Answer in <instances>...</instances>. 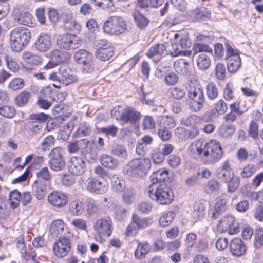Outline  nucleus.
Here are the masks:
<instances>
[{
	"label": "nucleus",
	"instance_id": "obj_1",
	"mask_svg": "<svg viewBox=\"0 0 263 263\" xmlns=\"http://www.w3.org/2000/svg\"><path fill=\"white\" fill-rule=\"evenodd\" d=\"M148 193L152 200L162 205L169 204L174 200L173 193L166 184H160L158 186L150 185Z\"/></svg>",
	"mask_w": 263,
	"mask_h": 263
},
{
	"label": "nucleus",
	"instance_id": "obj_2",
	"mask_svg": "<svg viewBox=\"0 0 263 263\" xmlns=\"http://www.w3.org/2000/svg\"><path fill=\"white\" fill-rule=\"evenodd\" d=\"M30 32L26 27H16L10 34V44L11 49L15 52H19L26 46L30 39Z\"/></svg>",
	"mask_w": 263,
	"mask_h": 263
},
{
	"label": "nucleus",
	"instance_id": "obj_3",
	"mask_svg": "<svg viewBox=\"0 0 263 263\" xmlns=\"http://www.w3.org/2000/svg\"><path fill=\"white\" fill-rule=\"evenodd\" d=\"M151 167V162L145 158L134 159L128 163L124 170L127 175L134 178H141L146 175Z\"/></svg>",
	"mask_w": 263,
	"mask_h": 263
},
{
	"label": "nucleus",
	"instance_id": "obj_4",
	"mask_svg": "<svg viewBox=\"0 0 263 263\" xmlns=\"http://www.w3.org/2000/svg\"><path fill=\"white\" fill-rule=\"evenodd\" d=\"M104 32L110 35H119L127 31V24L124 19L119 16H111L104 23Z\"/></svg>",
	"mask_w": 263,
	"mask_h": 263
},
{
	"label": "nucleus",
	"instance_id": "obj_5",
	"mask_svg": "<svg viewBox=\"0 0 263 263\" xmlns=\"http://www.w3.org/2000/svg\"><path fill=\"white\" fill-rule=\"evenodd\" d=\"M112 221L108 216L97 219L93 224V230L95 232V239L100 243L104 241L103 237L109 236L112 232Z\"/></svg>",
	"mask_w": 263,
	"mask_h": 263
},
{
	"label": "nucleus",
	"instance_id": "obj_6",
	"mask_svg": "<svg viewBox=\"0 0 263 263\" xmlns=\"http://www.w3.org/2000/svg\"><path fill=\"white\" fill-rule=\"evenodd\" d=\"M47 115L44 113L31 115V121L26 123V129L28 134L32 136L39 134L43 128V124L47 120Z\"/></svg>",
	"mask_w": 263,
	"mask_h": 263
},
{
	"label": "nucleus",
	"instance_id": "obj_7",
	"mask_svg": "<svg viewBox=\"0 0 263 263\" xmlns=\"http://www.w3.org/2000/svg\"><path fill=\"white\" fill-rule=\"evenodd\" d=\"M81 40L70 34L59 35L57 39V45L61 49L71 50L78 48L81 44Z\"/></svg>",
	"mask_w": 263,
	"mask_h": 263
},
{
	"label": "nucleus",
	"instance_id": "obj_8",
	"mask_svg": "<svg viewBox=\"0 0 263 263\" xmlns=\"http://www.w3.org/2000/svg\"><path fill=\"white\" fill-rule=\"evenodd\" d=\"M226 58L228 60L227 67L230 72H235L239 68L241 65V60L239 57V52L234 50L228 44L226 45Z\"/></svg>",
	"mask_w": 263,
	"mask_h": 263
},
{
	"label": "nucleus",
	"instance_id": "obj_9",
	"mask_svg": "<svg viewBox=\"0 0 263 263\" xmlns=\"http://www.w3.org/2000/svg\"><path fill=\"white\" fill-rule=\"evenodd\" d=\"M71 247L69 238L65 236L59 238L53 245V251L55 255L62 258L66 256L70 252Z\"/></svg>",
	"mask_w": 263,
	"mask_h": 263
},
{
	"label": "nucleus",
	"instance_id": "obj_10",
	"mask_svg": "<svg viewBox=\"0 0 263 263\" xmlns=\"http://www.w3.org/2000/svg\"><path fill=\"white\" fill-rule=\"evenodd\" d=\"M235 222V218L232 215H227L219 220L217 224V231L220 233H222L229 230V234L234 235L239 232V228L234 227L230 229L234 224Z\"/></svg>",
	"mask_w": 263,
	"mask_h": 263
},
{
	"label": "nucleus",
	"instance_id": "obj_11",
	"mask_svg": "<svg viewBox=\"0 0 263 263\" xmlns=\"http://www.w3.org/2000/svg\"><path fill=\"white\" fill-rule=\"evenodd\" d=\"M87 189L91 193L104 194L108 189V184L104 180L102 181L95 178H89L85 182Z\"/></svg>",
	"mask_w": 263,
	"mask_h": 263
},
{
	"label": "nucleus",
	"instance_id": "obj_12",
	"mask_svg": "<svg viewBox=\"0 0 263 263\" xmlns=\"http://www.w3.org/2000/svg\"><path fill=\"white\" fill-rule=\"evenodd\" d=\"M85 163L79 157H72L68 162V170L69 172L75 176L82 175L85 171Z\"/></svg>",
	"mask_w": 263,
	"mask_h": 263
},
{
	"label": "nucleus",
	"instance_id": "obj_13",
	"mask_svg": "<svg viewBox=\"0 0 263 263\" xmlns=\"http://www.w3.org/2000/svg\"><path fill=\"white\" fill-rule=\"evenodd\" d=\"M48 201L54 206L62 208L67 203L68 197L65 193L55 191L48 195Z\"/></svg>",
	"mask_w": 263,
	"mask_h": 263
},
{
	"label": "nucleus",
	"instance_id": "obj_14",
	"mask_svg": "<svg viewBox=\"0 0 263 263\" xmlns=\"http://www.w3.org/2000/svg\"><path fill=\"white\" fill-rule=\"evenodd\" d=\"M59 74L61 84L65 86L74 83L78 80V77L72 74L66 65H62L59 68Z\"/></svg>",
	"mask_w": 263,
	"mask_h": 263
},
{
	"label": "nucleus",
	"instance_id": "obj_15",
	"mask_svg": "<svg viewBox=\"0 0 263 263\" xmlns=\"http://www.w3.org/2000/svg\"><path fill=\"white\" fill-rule=\"evenodd\" d=\"M211 153V156L209 157V161L211 164L215 163L219 160L222 155L223 151L219 142L216 140H211L208 143V151L206 153Z\"/></svg>",
	"mask_w": 263,
	"mask_h": 263
},
{
	"label": "nucleus",
	"instance_id": "obj_16",
	"mask_svg": "<svg viewBox=\"0 0 263 263\" xmlns=\"http://www.w3.org/2000/svg\"><path fill=\"white\" fill-rule=\"evenodd\" d=\"M217 176L222 182L226 183L234 178V174L232 171L228 160L224 161L221 166L217 170Z\"/></svg>",
	"mask_w": 263,
	"mask_h": 263
},
{
	"label": "nucleus",
	"instance_id": "obj_17",
	"mask_svg": "<svg viewBox=\"0 0 263 263\" xmlns=\"http://www.w3.org/2000/svg\"><path fill=\"white\" fill-rule=\"evenodd\" d=\"M187 15L192 21H206L211 17V12L205 8H197L187 12Z\"/></svg>",
	"mask_w": 263,
	"mask_h": 263
},
{
	"label": "nucleus",
	"instance_id": "obj_18",
	"mask_svg": "<svg viewBox=\"0 0 263 263\" xmlns=\"http://www.w3.org/2000/svg\"><path fill=\"white\" fill-rule=\"evenodd\" d=\"M167 44H158L151 47L146 53V55L157 63L161 59L163 54H165Z\"/></svg>",
	"mask_w": 263,
	"mask_h": 263
},
{
	"label": "nucleus",
	"instance_id": "obj_19",
	"mask_svg": "<svg viewBox=\"0 0 263 263\" xmlns=\"http://www.w3.org/2000/svg\"><path fill=\"white\" fill-rule=\"evenodd\" d=\"M122 122L124 123H135L139 120L140 114L130 107H126L122 110Z\"/></svg>",
	"mask_w": 263,
	"mask_h": 263
},
{
	"label": "nucleus",
	"instance_id": "obj_20",
	"mask_svg": "<svg viewBox=\"0 0 263 263\" xmlns=\"http://www.w3.org/2000/svg\"><path fill=\"white\" fill-rule=\"evenodd\" d=\"M168 171L161 168L154 172L150 176L151 184L154 186H158L160 184H166L165 181L168 178Z\"/></svg>",
	"mask_w": 263,
	"mask_h": 263
},
{
	"label": "nucleus",
	"instance_id": "obj_21",
	"mask_svg": "<svg viewBox=\"0 0 263 263\" xmlns=\"http://www.w3.org/2000/svg\"><path fill=\"white\" fill-rule=\"evenodd\" d=\"M189 99L204 98L201 86L196 82L191 81L187 87Z\"/></svg>",
	"mask_w": 263,
	"mask_h": 263
},
{
	"label": "nucleus",
	"instance_id": "obj_22",
	"mask_svg": "<svg viewBox=\"0 0 263 263\" xmlns=\"http://www.w3.org/2000/svg\"><path fill=\"white\" fill-rule=\"evenodd\" d=\"M51 37L46 33H41L35 42L36 49L41 52H45L51 46Z\"/></svg>",
	"mask_w": 263,
	"mask_h": 263
},
{
	"label": "nucleus",
	"instance_id": "obj_23",
	"mask_svg": "<svg viewBox=\"0 0 263 263\" xmlns=\"http://www.w3.org/2000/svg\"><path fill=\"white\" fill-rule=\"evenodd\" d=\"M230 250L232 254L236 256L242 255L246 251L245 244L239 238H235L230 243Z\"/></svg>",
	"mask_w": 263,
	"mask_h": 263
},
{
	"label": "nucleus",
	"instance_id": "obj_24",
	"mask_svg": "<svg viewBox=\"0 0 263 263\" xmlns=\"http://www.w3.org/2000/svg\"><path fill=\"white\" fill-rule=\"evenodd\" d=\"M226 200L224 198L219 199L215 202L211 217L213 219L218 218L227 209Z\"/></svg>",
	"mask_w": 263,
	"mask_h": 263
},
{
	"label": "nucleus",
	"instance_id": "obj_25",
	"mask_svg": "<svg viewBox=\"0 0 263 263\" xmlns=\"http://www.w3.org/2000/svg\"><path fill=\"white\" fill-rule=\"evenodd\" d=\"M89 143L87 139H82L79 141H70L67 144V151L69 153H76L80 149L86 148Z\"/></svg>",
	"mask_w": 263,
	"mask_h": 263
},
{
	"label": "nucleus",
	"instance_id": "obj_26",
	"mask_svg": "<svg viewBox=\"0 0 263 263\" xmlns=\"http://www.w3.org/2000/svg\"><path fill=\"white\" fill-rule=\"evenodd\" d=\"M99 161L102 166L110 170L116 169L119 164L117 159L107 154L101 155Z\"/></svg>",
	"mask_w": 263,
	"mask_h": 263
},
{
	"label": "nucleus",
	"instance_id": "obj_27",
	"mask_svg": "<svg viewBox=\"0 0 263 263\" xmlns=\"http://www.w3.org/2000/svg\"><path fill=\"white\" fill-rule=\"evenodd\" d=\"M32 19L31 14L26 11L16 12L14 15V20L16 22L25 26L32 24Z\"/></svg>",
	"mask_w": 263,
	"mask_h": 263
},
{
	"label": "nucleus",
	"instance_id": "obj_28",
	"mask_svg": "<svg viewBox=\"0 0 263 263\" xmlns=\"http://www.w3.org/2000/svg\"><path fill=\"white\" fill-rule=\"evenodd\" d=\"M32 189L36 197L38 199H41L46 195L47 184L42 180H37L34 182Z\"/></svg>",
	"mask_w": 263,
	"mask_h": 263
},
{
	"label": "nucleus",
	"instance_id": "obj_29",
	"mask_svg": "<svg viewBox=\"0 0 263 263\" xmlns=\"http://www.w3.org/2000/svg\"><path fill=\"white\" fill-rule=\"evenodd\" d=\"M22 58L27 64L33 67L38 66L42 63L41 57L29 51L23 52Z\"/></svg>",
	"mask_w": 263,
	"mask_h": 263
},
{
	"label": "nucleus",
	"instance_id": "obj_30",
	"mask_svg": "<svg viewBox=\"0 0 263 263\" xmlns=\"http://www.w3.org/2000/svg\"><path fill=\"white\" fill-rule=\"evenodd\" d=\"M95 55L97 59L101 61L109 60L114 55V50L111 47L107 46L104 49H97Z\"/></svg>",
	"mask_w": 263,
	"mask_h": 263
},
{
	"label": "nucleus",
	"instance_id": "obj_31",
	"mask_svg": "<svg viewBox=\"0 0 263 263\" xmlns=\"http://www.w3.org/2000/svg\"><path fill=\"white\" fill-rule=\"evenodd\" d=\"M50 59L57 63L63 62L68 60L69 55L67 52L63 51L59 49L52 50L50 53Z\"/></svg>",
	"mask_w": 263,
	"mask_h": 263
},
{
	"label": "nucleus",
	"instance_id": "obj_32",
	"mask_svg": "<svg viewBox=\"0 0 263 263\" xmlns=\"http://www.w3.org/2000/svg\"><path fill=\"white\" fill-rule=\"evenodd\" d=\"M235 126L232 124L223 123L219 128V135L224 138L231 137L235 133Z\"/></svg>",
	"mask_w": 263,
	"mask_h": 263
},
{
	"label": "nucleus",
	"instance_id": "obj_33",
	"mask_svg": "<svg viewBox=\"0 0 263 263\" xmlns=\"http://www.w3.org/2000/svg\"><path fill=\"white\" fill-rule=\"evenodd\" d=\"M84 210V204L82 202L78 199L72 200L69 205V211L74 216H79Z\"/></svg>",
	"mask_w": 263,
	"mask_h": 263
},
{
	"label": "nucleus",
	"instance_id": "obj_34",
	"mask_svg": "<svg viewBox=\"0 0 263 263\" xmlns=\"http://www.w3.org/2000/svg\"><path fill=\"white\" fill-rule=\"evenodd\" d=\"M92 129L90 125L86 122L80 123L76 132L73 133V137H81L89 135L91 133Z\"/></svg>",
	"mask_w": 263,
	"mask_h": 263
},
{
	"label": "nucleus",
	"instance_id": "obj_35",
	"mask_svg": "<svg viewBox=\"0 0 263 263\" xmlns=\"http://www.w3.org/2000/svg\"><path fill=\"white\" fill-rule=\"evenodd\" d=\"M176 71L183 75L189 72V62L183 59H180L175 62L174 64Z\"/></svg>",
	"mask_w": 263,
	"mask_h": 263
},
{
	"label": "nucleus",
	"instance_id": "obj_36",
	"mask_svg": "<svg viewBox=\"0 0 263 263\" xmlns=\"http://www.w3.org/2000/svg\"><path fill=\"white\" fill-rule=\"evenodd\" d=\"M75 60L79 64L92 61V55L85 50H79L74 55Z\"/></svg>",
	"mask_w": 263,
	"mask_h": 263
},
{
	"label": "nucleus",
	"instance_id": "obj_37",
	"mask_svg": "<svg viewBox=\"0 0 263 263\" xmlns=\"http://www.w3.org/2000/svg\"><path fill=\"white\" fill-rule=\"evenodd\" d=\"M87 214L90 216H98L100 215V211L97 204L92 199H87L86 203Z\"/></svg>",
	"mask_w": 263,
	"mask_h": 263
},
{
	"label": "nucleus",
	"instance_id": "obj_38",
	"mask_svg": "<svg viewBox=\"0 0 263 263\" xmlns=\"http://www.w3.org/2000/svg\"><path fill=\"white\" fill-rule=\"evenodd\" d=\"M64 229V223L63 221L60 219H57L51 223L50 231L51 234L57 236L63 233Z\"/></svg>",
	"mask_w": 263,
	"mask_h": 263
},
{
	"label": "nucleus",
	"instance_id": "obj_39",
	"mask_svg": "<svg viewBox=\"0 0 263 263\" xmlns=\"http://www.w3.org/2000/svg\"><path fill=\"white\" fill-rule=\"evenodd\" d=\"M65 151L61 147L53 148L48 155L49 160H62L64 159Z\"/></svg>",
	"mask_w": 263,
	"mask_h": 263
},
{
	"label": "nucleus",
	"instance_id": "obj_40",
	"mask_svg": "<svg viewBox=\"0 0 263 263\" xmlns=\"http://www.w3.org/2000/svg\"><path fill=\"white\" fill-rule=\"evenodd\" d=\"M206 93L210 100L216 99L218 95V90L216 85L213 82H210L206 87Z\"/></svg>",
	"mask_w": 263,
	"mask_h": 263
},
{
	"label": "nucleus",
	"instance_id": "obj_41",
	"mask_svg": "<svg viewBox=\"0 0 263 263\" xmlns=\"http://www.w3.org/2000/svg\"><path fill=\"white\" fill-rule=\"evenodd\" d=\"M198 67L202 70L207 69L211 65L209 57L204 53H201L198 56L196 60Z\"/></svg>",
	"mask_w": 263,
	"mask_h": 263
},
{
	"label": "nucleus",
	"instance_id": "obj_42",
	"mask_svg": "<svg viewBox=\"0 0 263 263\" xmlns=\"http://www.w3.org/2000/svg\"><path fill=\"white\" fill-rule=\"evenodd\" d=\"M158 125L161 128L170 129L176 126V122L173 118L169 116H164L160 119Z\"/></svg>",
	"mask_w": 263,
	"mask_h": 263
},
{
	"label": "nucleus",
	"instance_id": "obj_43",
	"mask_svg": "<svg viewBox=\"0 0 263 263\" xmlns=\"http://www.w3.org/2000/svg\"><path fill=\"white\" fill-rule=\"evenodd\" d=\"M111 184L114 189L117 191H122L125 187L124 180L117 175H114L111 177Z\"/></svg>",
	"mask_w": 263,
	"mask_h": 263
},
{
	"label": "nucleus",
	"instance_id": "obj_44",
	"mask_svg": "<svg viewBox=\"0 0 263 263\" xmlns=\"http://www.w3.org/2000/svg\"><path fill=\"white\" fill-rule=\"evenodd\" d=\"M48 165L54 172L62 171L65 167V159L49 160Z\"/></svg>",
	"mask_w": 263,
	"mask_h": 263
},
{
	"label": "nucleus",
	"instance_id": "obj_45",
	"mask_svg": "<svg viewBox=\"0 0 263 263\" xmlns=\"http://www.w3.org/2000/svg\"><path fill=\"white\" fill-rule=\"evenodd\" d=\"M21 194L17 190L11 192L9 194L10 205L12 209L16 208L20 202Z\"/></svg>",
	"mask_w": 263,
	"mask_h": 263
},
{
	"label": "nucleus",
	"instance_id": "obj_46",
	"mask_svg": "<svg viewBox=\"0 0 263 263\" xmlns=\"http://www.w3.org/2000/svg\"><path fill=\"white\" fill-rule=\"evenodd\" d=\"M111 153L120 158L126 159L127 158L128 153L125 148L121 145L113 146L110 151Z\"/></svg>",
	"mask_w": 263,
	"mask_h": 263
},
{
	"label": "nucleus",
	"instance_id": "obj_47",
	"mask_svg": "<svg viewBox=\"0 0 263 263\" xmlns=\"http://www.w3.org/2000/svg\"><path fill=\"white\" fill-rule=\"evenodd\" d=\"M132 220L137 227H138L139 229L146 228L150 223V220L148 218L140 217L135 214L133 215Z\"/></svg>",
	"mask_w": 263,
	"mask_h": 263
},
{
	"label": "nucleus",
	"instance_id": "obj_48",
	"mask_svg": "<svg viewBox=\"0 0 263 263\" xmlns=\"http://www.w3.org/2000/svg\"><path fill=\"white\" fill-rule=\"evenodd\" d=\"M37 180H42L46 182L50 181L52 176L47 167H44L39 170L36 173Z\"/></svg>",
	"mask_w": 263,
	"mask_h": 263
},
{
	"label": "nucleus",
	"instance_id": "obj_49",
	"mask_svg": "<svg viewBox=\"0 0 263 263\" xmlns=\"http://www.w3.org/2000/svg\"><path fill=\"white\" fill-rule=\"evenodd\" d=\"M175 213L174 211H169L167 213L162 215L159 219V223L162 227L168 226L173 221L175 216Z\"/></svg>",
	"mask_w": 263,
	"mask_h": 263
},
{
	"label": "nucleus",
	"instance_id": "obj_50",
	"mask_svg": "<svg viewBox=\"0 0 263 263\" xmlns=\"http://www.w3.org/2000/svg\"><path fill=\"white\" fill-rule=\"evenodd\" d=\"M191 101L189 104L190 109L194 112L200 111L203 107L204 98L190 99Z\"/></svg>",
	"mask_w": 263,
	"mask_h": 263
},
{
	"label": "nucleus",
	"instance_id": "obj_51",
	"mask_svg": "<svg viewBox=\"0 0 263 263\" xmlns=\"http://www.w3.org/2000/svg\"><path fill=\"white\" fill-rule=\"evenodd\" d=\"M196 240L197 235L195 233L191 232L186 235L184 242L186 250L188 251H191L192 248L195 246Z\"/></svg>",
	"mask_w": 263,
	"mask_h": 263
},
{
	"label": "nucleus",
	"instance_id": "obj_52",
	"mask_svg": "<svg viewBox=\"0 0 263 263\" xmlns=\"http://www.w3.org/2000/svg\"><path fill=\"white\" fill-rule=\"evenodd\" d=\"M149 250L148 243H140L135 252V257L141 259Z\"/></svg>",
	"mask_w": 263,
	"mask_h": 263
},
{
	"label": "nucleus",
	"instance_id": "obj_53",
	"mask_svg": "<svg viewBox=\"0 0 263 263\" xmlns=\"http://www.w3.org/2000/svg\"><path fill=\"white\" fill-rule=\"evenodd\" d=\"M30 97V92L27 91H22L16 97L15 102L19 106H24L27 103Z\"/></svg>",
	"mask_w": 263,
	"mask_h": 263
},
{
	"label": "nucleus",
	"instance_id": "obj_54",
	"mask_svg": "<svg viewBox=\"0 0 263 263\" xmlns=\"http://www.w3.org/2000/svg\"><path fill=\"white\" fill-rule=\"evenodd\" d=\"M4 60L6 62L7 67L13 71H16L19 68V65L11 55L9 54H5L4 55Z\"/></svg>",
	"mask_w": 263,
	"mask_h": 263
},
{
	"label": "nucleus",
	"instance_id": "obj_55",
	"mask_svg": "<svg viewBox=\"0 0 263 263\" xmlns=\"http://www.w3.org/2000/svg\"><path fill=\"white\" fill-rule=\"evenodd\" d=\"M133 16L135 18V21L137 25L140 28H143L147 26L148 23V20L144 16H143L139 12H137L134 13Z\"/></svg>",
	"mask_w": 263,
	"mask_h": 263
},
{
	"label": "nucleus",
	"instance_id": "obj_56",
	"mask_svg": "<svg viewBox=\"0 0 263 263\" xmlns=\"http://www.w3.org/2000/svg\"><path fill=\"white\" fill-rule=\"evenodd\" d=\"M254 245L256 249H260L263 246V230H256L254 234Z\"/></svg>",
	"mask_w": 263,
	"mask_h": 263
},
{
	"label": "nucleus",
	"instance_id": "obj_57",
	"mask_svg": "<svg viewBox=\"0 0 263 263\" xmlns=\"http://www.w3.org/2000/svg\"><path fill=\"white\" fill-rule=\"evenodd\" d=\"M220 187V183L217 180L211 179L208 181L205 186V190L208 193H213L214 192L218 191Z\"/></svg>",
	"mask_w": 263,
	"mask_h": 263
},
{
	"label": "nucleus",
	"instance_id": "obj_58",
	"mask_svg": "<svg viewBox=\"0 0 263 263\" xmlns=\"http://www.w3.org/2000/svg\"><path fill=\"white\" fill-rule=\"evenodd\" d=\"M163 44H167V47L166 48V51L165 54H171L173 57H177L178 55V53L180 50L179 48V45L177 42L171 43V44L168 42H165Z\"/></svg>",
	"mask_w": 263,
	"mask_h": 263
},
{
	"label": "nucleus",
	"instance_id": "obj_59",
	"mask_svg": "<svg viewBox=\"0 0 263 263\" xmlns=\"http://www.w3.org/2000/svg\"><path fill=\"white\" fill-rule=\"evenodd\" d=\"M215 76L218 80H223L226 76V69L223 64L217 63L215 67Z\"/></svg>",
	"mask_w": 263,
	"mask_h": 263
},
{
	"label": "nucleus",
	"instance_id": "obj_60",
	"mask_svg": "<svg viewBox=\"0 0 263 263\" xmlns=\"http://www.w3.org/2000/svg\"><path fill=\"white\" fill-rule=\"evenodd\" d=\"M15 114V110L14 107L5 105L0 107V115L2 116L11 118L14 117Z\"/></svg>",
	"mask_w": 263,
	"mask_h": 263
},
{
	"label": "nucleus",
	"instance_id": "obj_61",
	"mask_svg": "<svg viewBox=\"0 0 263 263\" xmlns=\"http://www.w3.org/2000/svg\"><path fill=\"white\" fill-rule=\"evenodd\" d=\"M256 172V167L253 164H248L242 168L240 175L242 178H247L252 176Z\"/></svg>",
	"mask_w": 263,
	"mask_h": 263
},
{
	"label": "nucleus",
	"instance_id": "obj_62",
	"mask_svg": "<svg viewBox=\"0 0 263 263\" xmlns=\"http://www.w3.org/2000/svg\"><path fill=\"white\" fill-rule=\"evenodd\" d=\"M55 142V139L53 136H48L42 140L41 143V148L45 151L49 149L51 146L54 145Z\"/></svg>",
	"mask_w": 263,
	"mask_h": 263
},
{
	"label": "nucleus",
	"instance_id": "obj_63",
	"mask_svg": "<svg viewBox=\"0 0 263 263\" xmlns=\"http://www.w3.org/2000/svg\"><path fill=\"white\" fill-rule=\"evenodd\" d=\"M185 94L184 89L178 87H175L172 88L170 91L171 98L175 99H181L184 97Z\"/></svg>",
	"mask_w": 263,
	"mask_h": 263
},
{
	"label": "nucleus",
	"instance_id": "obj_64",
	"mask_svg": "<svg viewBox=\"0 0 263 263\" xmlns=\"http://www.w3.org/2000/svg\"><path fill=\"white\" fill-rule=\"evenodd\" d=\"M24 86V81L21 78H15L12 80L9 84V87L13 90L22 89Z\"/></svg>",
	"mask_w": 263,
	"mask_h": 263
}]
</instances>
